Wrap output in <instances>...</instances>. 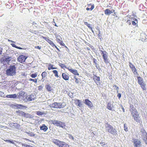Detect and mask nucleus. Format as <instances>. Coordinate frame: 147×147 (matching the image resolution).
<instances>
[{"mask_svg": "<svg viewBox=\"0 0 147 147\" xmlns=\"http://www.w3.org/2000/svg\"><path fill=\"white\" fill-rule=\"evenodd\" d=\"M137 78L138 83L140 85L142 90L146 91V84L144 82L143 78L140 76H138Z\"/></svg>", "mask_w": 147, "mask_h": 147, "instance_id": "nucleus-4", "label": "nucleus"}, {"mask_svg": "<svg viewBox=\"0 0 147 147\" xmlns=\"http://www.w3.org/2000/svg\"><path fill=\"white\" fill-rule=\"evenodd\" d=\"M14 142H16L17 143H18L19 144H20V143H21L20 142H19L18 141H16V140H10L9 142H10V143H12V144H14L15 146H16V145L15 144V143H14Z\"/></svg>", "mask_w": 147, "mask_h": 147, "instance_id": "nucleus-39", "label": "nucleus"}, {"mask_svg": "<svg viewBox=\"0 0 147 147\" xmlns=\"http://www.w3.org/2000/svg\"><path fill=\"white\" fill-rule=\"evenodd\" d=\"M129 67L131 69L135 67L134 65L132 64V63L130 62L129 63Z\"/></svg>", "mask_w": 147, "mask_h": 147, "instance_id": "nucleus-45", "label": "nucleus"}, {"mask_svg": "<svg viewBox=\"0 0 147 147\" xmlns=\"http://www.w3.org/2000/svg\"><path fill=\"white\" fill-rule=\"evenodd\" d=\"M68 70L71 73L75 75L79 76V74L76 70L73 69L72 68H70L69 67Z\"/></svg>", "mask_w": 147, "mask_h": 147, "instance_id": "nucleus-16", "label": "nucleus"}, {"mask_svg": "<svg viewBox=\"0 0 147 147\" xmlns=\"http://www.w3.org/2000/svg\"><path fill=\"white\" fill-rule=\"evenodd\" d=\"M131 70L132 71L133 73L134 74L136 75L138 74V72L137 71V70L135 67L131 69Z\"/></svg>", "mask_w": 147, "mask_h": 147, "instance_id": "nucleus-33", "label": "nucleus"}, {"mask_svg": "<svg viewBox=\"0 0 147 147\" xmlns=\"http://www.w3.org/2000/svg\"><path fill=\"white\" fill-rule=\"evenodd\" d=\"M37 80H38V79H33L32 78H30L29 79V81H32L35 83H36L37 82Z\"/></svg>", "mask_w": 147, "mask_h": 147, "instance_id": "nucleus-42", "label": "nucleus"}, {"mask_svg": "<svg viewBox=\"0 0 147 147\" xmlns=\"http://www.w3.org/2000/svg\"><path fill=\"white\" fill-rule=\"evenodd\" d=\"M88 6L90 5H91V7L90 8H89L88 7L87 8H86V10L87 11H89L90 10L91 11H92L94 8V4H92L91 3H90L89 4H88Z\"/></svg>", "mask_w": 147, "mask_h": 147, "instance_id": "nucleus-25", "label": "nucleus"}, {"mask_svg": "<svg viewBox=\"0 0 147 147\" xmlns=\"http://www.w3.org/2000/svg\"><path fill=\"white\" fill-rule=\"evenodd\" d=\"M11 60V58L10 57H8L5 59H1V63H3V64L5 63V62H6L8 63Z\"/></svg>", "mask_w": 147, "mask_h": 147, "instance_id": "nucleus-20", "label": "nucleus"}, {"mask_svg": "<svg viewBox=\"0 0 147 147\" xmlns=\"http://www.w3.org/2000/svg\"><path fill=\"white\" fill-rule=\"evenodd\" d=\"M16 67L15 65H10L8 69L6 71V74L7 76H13L16 73Z\"/></svg>", "mask_w": 147, "mask_h": 147, "instance_id": "nucleus-3", "label": "nucleus"}, {"mask_svg": "<svg viewBox=\"0 0 147 147\" xmlns=\"http://www.w3.org/2000/svg\"><path fill=\"white\" fill-rule=\"evenodd\" d=\"M69 138L72 139L73 140H74V138L71 134L69 135Z\"/></svg>", "mask_w": 147, "mask_h": 147, "instance_id": "nucleus-50", "label": "nucleus"}, {"mask_svg": "<svg viewBox=\"0 0 147 147\" xmlns=\"http://www.w3.org/2000/svg\"><path fill=\"white\" fill-rule=\"evenodd\" d=\"M22 146H24L26 147H28L29 146V145L27 144H22Z\"/></svg>", "mask_w": 147, "mask_h": 147, "instance_id": "nucleus-52", "label": "nucleus"}, {"mask_svg": "<svg viewBox=\"0 0 147 147\" xmlns=\"http://www.w3.org/2000/svg\"><path fill=\"white\" fill-rule=\"evenodd\" d=\"M53 65L50 64L48 66V69L49 70H50L51 69H57L56 67H53Z\"/></svg>", "mask_w": 147, "mask_h": 147, "instance_id": "nucleus-30", "label": "nucleus"}, {"mask_svg": "<svg viewBox=\"0 0 147 147\" xmlns=\"http://www.w3.org/2000/svg\"><path fill=\"white\" fill-rule=\"evenodd\" d=\"M63 78L65 80H69V76L68 74L66 73H63L62 74Z\"/></svg>", "mask_w": 147, "mask_h": 147, "instance_id": "nucleus-18", "label": "nucleus"}, {"mask_svg": "<svg viewBox=\"0 0 147 147\" xmlns=\"http://www.w3.org/2000/svg\"><path fill=\"white\" fill-rule=\"evenodd\" d=\"M35 98V96L33 95H30L28 97V99L29 100L32 101L34 100Z\"/></svg>", "mask_w": 147, "mask_h": 147, "instance_id": "nucleus-26", "label": "nucleus"}, {"mask_svg": "<svg viewBox=\"0 0 147 147\" xmlns=\"http://www.w3.org/2000/svg\"><path fill=\"white\" fill-rule=\"evenodd\" d=\"M42 38L45 40H46L48 43L52 47H55V48L58 50L59 52H60V51L59 48L55 45L54 42L51 40L49 39L48 37H47L42 36Z\"/></svg>", "mask_w": 147, "mask_h": 147, "instance_id": "nucleus-9", "label": "nucleus"}, {"mask_svg": "<svg viewBox=\"0 0 147 147\" xmlns=\"http://www.w3.org/2000/svg\"><path fill=\"white\" fill-rule=\"evenodd\" d=\"M136 20V19H135V18H134V19H133V20L132 22V25H133V26H136V23L134 21H135Z\"/></svg>", "mask_w": 147, "mask_h": 147, "instance_id": "nucleus-49", "label": "nucleus"}, {"mask_svg": "<svg viewBox=\"0 0 147 147\" xmlns=\"http://www.w3.org/2000/svg\"><path fill=\"white\" fill-rule=\"evenodd\" d=\"M93 80L96 83H97L100 81V78L99 76H97L94 75L93 77Z\"/></svg>", "mask_w": 147, "mask_h": 147, "instance_id": "nucleus-21", "label": "nucleus"}, {"mask_svg": "<svg viewBox=\"0 0 147 147\" xmlns=\"http://www.w3.org/2000/svg\"><path fill=\"white\" fill-rule=\"evenodd\" d=\"M16 113L17 115L19 116H20L23 117H24L25 113L22 111L19 110L16 111Z\"/></svg>", "mask_w": 147, "mask_h": 147, "instance_id": "nucleus-22", "label": "nucleus"}, {"mask_svg": "<svg viewBox=\"0 0 147 147\" xmlns=\"http://www.w3.org/2000/svg\"><path fill=\"white\" fill-rule=\"evenodd\" d=\"M28 147H33V146H32L29 145Z\"/></svg>", "mask_w": 147, "mask_h": 147, "instance_id": "nucleus-64", "label": "nucleus"}, {"mask_svg": "<svg viewBox=\"0 0 147 147\" xmlns=\"http://www.w3.org/2000/svg\"><path fill=\"white\" fill-rule=\"evenodd\" d=\"M74 78L75 79V82L76 84H78L80 80V79L76 77H74Z\"/></svg>", "mask_w": 147, "mask_h": 147, "instance_id": "nucleus-40", "label": "nucleus"}, {"mask_svg": "<svg viewBox=\"0 0 147 147\" xmlns=\"http://www.w3.org/2000/svg\"><path fill=\"white\" fill-rule=\"evenodd\" d=\"M32 24H33V25H34V24H36V23L35 22H32Z\"/></svg>", "mask_w": 147, "mask_h": 147, "instance_id": "nucleus-63", "label": "nucleus"}, {"mask_svg": "<svg viewBox=\"0 0 147 147\" xmlns=\"http://www.w3.org/2000/svg\"><path fill=\"white\" fill-rule=\"evenodd\" d=\"M93 62L94 63L96 64V59H95L94 58L93 59Z\"/></svg>", "mask_w": 147, "mask_h": 147, "instance_id": "nucleus-57", "label": "nucleus"}, {"mask_svg": "<svg viewBox=\"0 0 147 147\" xmlns=\"http://www.w3.org/2000/svg\"><path fill=\"white\" fill-rule=\"evenodd\" d=\"M4 141H5L6 142H9L10 141V140H4Z\"/></svg>", "mask_w": 147, "mask_h": 147, "instance_id": "nucleus-61", "label": "nucleus"}, {"mask_svg": "<svg viewBox=\"0 0 147 147\" xmlns=\"http://www.w3.org/2000/svg\"><path fill=\"white\" fill-rule=\"evenodd\" d=\"M6 97L8 98H15L16 97V95L15 94H13L8 95H7Z\"/></svg>", "mask_w": 147, "mask_h": 147, "instance_id": "nucleus-27", "label": "nucleus"}, {"mask_svg": "<svg viewBox=\"0 0 147 147\" xmlns=\"http://www.w3.org/2000/svg\"><path fill=\"white\" fill-rule=\"evenodd\" d=\"M43 87L42 86H40L38 87V90H41L43 88Z\"/></svg>", "mask_w": 147, "mask_h": 147, "instance_id": "nucleus-51", "label": "nucleus"}, {"mask_svg": "<svg viewBox=\"0 0 147 147\" xmlns=\"http://www.w3.org/2000/svg\"><path fill=\"white\" fill-rule=\"evenodd\" d=\"M84 24H85L87 26H88V24H88V22H84Z\"/></svg>", "mask_w": 147, "mask_h": 147, "instance_id": "nucleus-60", "label": "nucleus"}, {"mask_svg": "<svg viewBox=\"0 0 147 147\" xmlns=\"http://www.w3.org/2000/svg\"><path fill=\"white\" fill-rule=\"evenodd\" d=\"M27 58V57L26 56L21 55L18 57V59L19 62L20 63H23L25 61Z\"/></svg>", "mask_w": 147, "mask_h": 147, "instance_id": "nucleus-13", "label": "nucleus"}, {"mask_svg": "<svg viewBox=\"0 0 147 147\" xmlns=\"http://www.w3.org/2000/svg\"><path fill=\"white\" fill-rule=\"evenodd\" d=\"M36 114L38 116L42 115L44 114L43 112H42L40 111H38L36 112Z\"/></svg>", "mask_w": 147, "mask_h": 147, "instance_id": "nucleus-43", "label": "nucleus"}, {"mask_svg": "<svg viewBox=\"0 0 147 147\" xmlns=\"http://www.w3.org/2000/svg\"><path fill=\"white\" fill-rule=\"evenodd\" d=\"M117 96L120 99L121 97V94L118 93L117 94Z\"/></svg>", "mask_w": 147, "mask_h": 147, "instance_id": "nucleus-53", "label": "nucleus"}, {"mask_svg": "<svg viewBox=\"0 0 147 147\" xmlns=\"http://www.w3.org/2000/svg\"><path fill=\"white\" fill-rule=\"evenodd\" d=\"M65 106V104L64 102H55L52 104V107L54 108L60 109L64 107Z\"/></svg>", "mask_w": 147, "mask_h": 147, "instance_id": "nucleus-6", "label": "nucleus"}, {"mask_svg": "<svg viewBox=\"0 0 147 147\" xmlns=\"http://www.w3.org/2000/svg\"><path fill=\"white\" fill-rule=\"evenodd\" d=\"M85 103L87 105L89 108H91L93 107L92 103L88 99H86L85 100Z\"/></svg>", "mask_w": 147, "mask_h": 147, "instance_id": "nucleus-14", "label": "nucleus"}, {"mask_svg": "<svg viewBox=\"0 0 147 147\" xmlns=\"http://www.w3.org/2000/svg\"><path fill=\"white\" fill-rule=\"evenodd\" d=\"M110 10L108 9H107L105 11V13L106 15H109L110 14Z\"/></svg>", "mask_w": 147, "mask_h": 147, "instance_id": "nucleus-36", "label": "nucleus"}, {"mask_svg": "<svg viewBox=\"0 0 147 147\" xmlns=\"http://www.w3.org/2000/svg\"><path fill=\"white\" fill-rule=\"evenodd\" d=\"M131 113V116L134 120L137 122H140L141 119L137 111H133Z\"/></svg>", "mask_w": 147, "mask_h": 147, "instance_id": "nucleus-5", "label": "nucleus"}, {"mask_svg": "<svg viewBox=\"0 0 147 147\" xmlns=\"http://www.w3.org/2000/svg\"><path fill=\"white\" fill-rule=\"evenodd\" d=\"M47 73L46 71H44L43 72L42 74H41V76L42 77V79H43L44 78H45L46 76H47Z\"/></svg>", "mask_w": 147, "mask_h": 147, "instance_id": "nucleus-32", "label": "nucleus"}, {"mask_svg": "<svg viewBox=\"0 0 147 147\" xmlns=\"http://www.w3.org/2000/svg\"><path fill=\"white\" fill-rule=\"evenodd\" d=\"M2 49L1 47H0V55L2 54Z\"/></svg>", "mask_w": 147, "mask_h": 147, "instance_id": "nucleus-58", "label": "nucleus"}, {"mask_svg": "<svg viewBox=\"0 0 147 147\" xmlns=\"http://www.w3.org/2000/svg\"><path fill=\"white\" fill-rule=\"evenodd\" d=\"M40 128L41 130H42L44 132L46 131L48 129L47 127L45 124H43L42 126H40Z\"/></svg>", "mask_w": 147, "mask_h": 147, "instance_id": "nucleus-23", "label": "nucleus"}, {"mask_svg": "<svg viewBox=\"0 0 147 147\" xmlns=\"http://www.w3.org/2000/svg\"><path fill=\"white\" fill-rule=\"evenodd\" d=\"M100 144L102 146H104L105 145V143L104 142H100Z\"/></svg>", "mask_w": 147, "mask_h": 147, "instance_id": "nucleus-55", "label": "nucleus"}, {"mask_svg": "<svg viewBox=\"0 0 147 147\" xmlns=\"http://www.w3.org/2000/svg\"><path fill=\"white\" fill-rule=\"evenodd\" d=\"M130 111L131 113L133 111H137L136 108H134L133 105H131L130 106Z\"/></svg>", "mask_w": 147, "mask_h": 147, "instance_id": "nucleus-29", "label": "nucleus"}, {"mask_svg": "<svg viewBox=\"0 0 147 147\" xmlns=\"http://www.w3.org/2000/svg\"><path fill=\"white\" fill-rule=\"evenodd\" d=\"M140 38L142 41L147 40V35L144 33H142L140 34Z\"/></svg>", "mask_w": 147, "mask_h": 147, "instance_id": "nucleus-15", "label": "nucleus"}, {"mask_svg": "<svg viewBox=\"0 0 147 147\" xmlns=\"http://www.w3.org/2000/svg\"><path fill=\"white\" fill-rule=\"evenodd\" d=\"M0 96L5 97V95L4 94V93L0 91Z\"/></svg>", "mask_w": 147, "mask_h": 147, "instance_id": "nucleus-46", "label": "nucleus"}, {"mask_svg": "<svg viewBox=\"0 0 147 147\" xmlns=\"http://www.w3.org/2000/svg\"><path fill=\"white\" fill-rule=\"evenodd\" d=\"M51 123L57 126L63 128L65 126V123L59 121L58 120H51Z\"/></svg>", "mask_w": 147, "mask_h": 147, "instance_id": "nucleus-8", "label": "nucleus"}, {"mask_svg": "<svg viewBox=\"0 0 147 147\" xmlns=\"http://www.w3.org/2000/svg\"><path fill=\"white\" fill-rule=\"evenodd\" d=\"M24 117L28 118H32V116L31 115L28 113H25L24 116Z\"/></svg>", "mask_w": 147, "mask_h": 147, "instance_id": "nucleus-31", "label": "nucleus"}, {"mask_svg": "<svg viewBox=\"0 0 147 147\" xmlns=\"http://www.w3.org/2000/svg\"><path fill=\"white\" fill-rule=\"evenodd\" d=\"M53 142L59 147H69V146L67 143L63 141H60L58 140L54 139Z\"/></svg>", "mask_w": 147, "mask_h": 147, "instance_id": "nucleus-2", "label": "nucleus"}, {"mask_svg": "<svg viewBox=\"0 0 147 147\" xmlns=\"http://www.w3.org/2000/svg\"><path fill=\"white\" fill-rule=\"evenodd\" d=\"M133 142L134 143V147H140L141 146V142L140 140L138 139H133Z\"/></svg>", "mask_w": 147, "mask_h": 147, "instance_id": "nucleus-11", "label": "nucleus"}, {"mask_svg": "<svg viewBox=\"0 0 147 147\" xmlns=\"http://www.w3.org/2000/svg\"><path fill=\"white\" fill-rule=\"evenodd\" d=\"M75 103L77 106L81 107L82 105V104L81 101L79 99H75L74 100Z\"/></svg>", "mask_w": 147, "mask_h": 147, "instance_id": "nucleus-19", "label": "nucleus"}, {"mask_svg": "<svg viewBox=\"0 0 147 147\" xmlns=\"http://www.w3.org/2000/svg\"><path fill=\"white\" fill-rule=\"evenodd\" d=\"M37 75V73H35L34 74H32L30 75V77L33 78H36Z\"/></svg>", "mask_w": 147, "mask_h": 147, "instance_id": "nucleus-41", "label": "nucleus"}, {"mask_svg": "<svg viewBox=\"0 0 147 147\" xmlns=\"http://www.w3.org/2000/svg\"><path fill=\"white\" fill-rule=\"evenodd\" d=\"M141 136L142 137L143 140H144L147 145V133L146 131L143 129H141Z\"/></svg>", "mask_w": 147, "mask_h": 147, "instance_id": "nucleus-10", "label": "nucleus"}, {"mask_svg": "<svg viewBox=\"0 0 147 147\" xmlns=\"http://www.w3.org/2000/svg\"><path fill=\"white\" fill-rule=\"evenodd\" d=\"M46 89L49 91L50 92L53 90L52 88L49 84H46L45 86Z\"/></svg>", "mask_w": 147, "mask_h": 147, "instance_id": "nucleus-24", "label": "nucleus"}, {"mask_svg": "<svg viewBox=\"0 0 147 147\" xmlns=\"http://www.w3.org/2000/svg\"><path fill=\"white\" fill-rule=\"evenodd\" d=\"M124 129L125 131H127L128 130V127L126 126V124H124Z\"/></svg>", "mask_w": 147, "mask_h": 147, "instance_id": "nucleus-47", "label": "nucleus"}, {"mask_svg": "<svg viewBox=\"0 0 147 147\" xmlns=\"http://www.w3.org/2000/svg\"><path fill=\"white\" fill-rule=\"evenodd\" d=\"M53 72L55 74V77L57 78H58L59 76L58 75V72L57 70H53Z\"/></svg>", "mask_w": 147, "mask_h": 147, "instance_id": "nucleus-34", "label": "nucleus"}, {"mask_svg": "<svg viewBox=\"0 0 147 147\" xmlns=\"http://www.w3.org/2000/svg\"><path fill=\"white\" fill-rule=\"evenodd\" d=\"M15 106L18 109H22L23 108H26V107L20 104H17Z\"/></svg>", "mask_w": 147, "mask_h": 147, "instance_id": "nucleus-28", "label": "nucleus"}, {"mask_svg": "<svg viewBox=\"0 0 147 147\" xmlns=\"http://www.w3.org/2000/svg\"><path fill=\"white\" fill-rule=\"evenodd\" d=\"M11 45H12V46L13 47H15L18 49H24L23 48L17 46L13 44H11Z\"/></svg>", "mask_w": 147, "mask_h": 147, "instance_id": "nucleus-35", "label": "nucleus"}, {"mask_svg": "<svg viewBox=\"0 0 147 147\" xmlns=\"http://www.w3.org/2000/svg\"><path fill=\"white\" fill-rule=\"evenodd\" d=\"M91 26V25L90 24H88V26H87L91 30L92 32L94 33V32L93 30L92 29V27Z\"/></svg>", "mask_w": 147, "mask_h": 147, "instance_id": "nucleus-48", "label": "nucleus"}, {"mask_svg": "<svg viewBox=\"0 0 147 147\" xmlns=\"http://www.w3.org/2000/svg\"><path fill=\"white\" fill-rule=\"evenodd\" d=\"M133 19H134V18H130L129 19L127 20V22L129 25L131 24V23H132V22L133 20Z\"/></svg>", "mask_w": 147, "mask_h": 147, "instance_id": "nucleus-38", "label": "nucleus"}, {"mask_svg": "<svg viewBox=\"0 0 147 147\" xmlns=\"http://www.w3.org/2000/svg\"><path fill=\"white\" fill-rule=\"evenodd\" d=\"M115 11V10L114 9H112L111 10H110V14L111 13H112L113 12H114Z\"/></svg>", "mask_w": 147, "mask_h": 147, "instance_id": "nucleus-59", "label": "nucleus"}, {"mask_svg": "<svg viewBox=\"0 0 147 147\" xmlns=\"http://www.w3.org/2000/svg\"><path fill=\"white\" fill-rule=\"evenodd\" d=\"M105 127L108 132L113 135H116L117 134L116 130L108 123L105 124Z\"/></svg>", "mask_w": 147, "mask_h": 147, "instance_id": "nucleus-1", "label": "nucleus"}, {"mask_svg": "<svg viewBox=\"0 0 147 147\" xmlns=\"http://www.w3.org/2000/svg\"><path fill=\"white\" fill-rule=\"evenodd\" d=\"M129 67L131 69L135 67L134 65L132 64V63L130 62L129 63Z\"/></svg>", "mask_w": 147, "mask_h": 147, "instance_id": "nucleus-44", "label": "nucleus"}, {"mask_svg": "<svg viewBox=\"0 0 147 147\" xmlns=\"http://www.w3.org/2000/svg\"><path fill=\"white\" fill-rule=\"evenodd\" d=\"M59 65L60 66V67L63 68H66L68 69L69 68V67H67V66L65 65L64 64H59Z\"/></svg>", "mask_w": 147, "mask_h": 147, "instance_id": "nucleus-37", "label": "nucleus"}, {"mask_svg": "<svg viewBox=\"0 0 147 147\" xmlns=\"http://www.w3.org/2000/svg\"><path fill=\"white\" fill-rule=\"evenodd\" d=\"M100 51L101 52V54L102 55L105 63L107 64L109 63L108 53L105 51L100 50Z\"/></svg>", "mask_w": 147, "mask_h": 147, "instance_id": "nucleus-7", "label": "nucleus"}, {"mask_svg": "<svg viewBox=\"0 0 147 147\" xmlns=\"http://www.w3.org/2000/svg\"><path fill=\"white\" fill-rule=\"evenodd\" d=\"M56 40L57 42L59 43L61 45L65 46V44L63 43V41L61 40L62 38L59 35H57L56 36Z\"/></svg>", "mask_w": 147, "mask_h": 147, "instance_id": "nucleus-12", "label": "nucleus"}, {"mask_svg": "<svg viewBox=\"0 0 147 147\" xmlns=\"http://www.w3.org/2000/svg\"><path fill=\"white\" fill-rule=\"evenodd\" d=\"M114 86H115V87H116V89L117 90H118L119 89L118 87H117L116 85H114Z\"/></svg>", "mask_w": 147, "mask_h": 147, "instance_id": "nucleus-62", "label": "nucleus"}, {"mask_svg": "<svg viewBox=\"0 0 147 147\" xmlns=\"http://www.w3.org/2000/svg\"><path fill=\"white\" fill-rule=\"evenodd\" d=\"M107 108L109 110L111 111H113L114 110V106L113 104L111 102H109L107 103Z\"/></svg>", "mask_w": 147, "mask_h": 147, "instance_id": "nucleus-17", "label": "nucleus"}, {"mask_svg": "<svg viewBox=\"0 0 147 147\" xmlns=\"http://www.w3.org/2000/svg\"><path fill=\"white\" fill-rule=\"evenodd\" d=\"M35 49H41V47H40L39 46H35Z\"/></svg>", "mask_w": 147, "mask_h": 147, "instance_id": "nucleus-54", "label": "nucleus"}, {"mask_svg": "<svg viewBox=\"0 0 147 147\" xmlns=\"http://www.w3.org/2000/svg\"><path fill=\"white\" fill-rule=\"evenodd\" d=\"M121 108L122 109V110H123V112H125V109H124V107H123V106L122 105H121Z\"/></svg>", "mask_w": 147, "mask_h": 147, "instance_id": "nucleus-56", "label": "nucleus"}]
</instances>
